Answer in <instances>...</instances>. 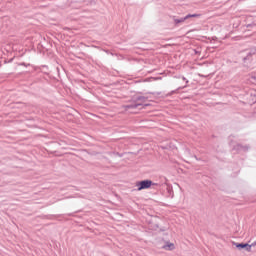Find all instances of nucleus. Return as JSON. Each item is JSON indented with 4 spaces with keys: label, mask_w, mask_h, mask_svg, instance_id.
Here are the masks:
<instances>
[{
    "label": "nucleus",
    "mask_w": 256,
    "mask_h": 256,
    "mask_svg": "<svg viewBox=\"0 0 256 256\" xmlns=\"http://www.w3.org/2000/svg\"><path fill=\"white\" fill-rule=\"evenodd\" d=\"M153 185V181L151 180H144L137 182L136 187H138V191H143V189H149Z\"/></svg>",
    "instance_id": "1"
},
{
    "label": "nucleus",
    "mask_w": 256,
    "mask_h": 256,
    "mask_svg": "<svg viewBox=\"0 0 256 256\" xmlns=\"http://www.w3.org/2000/svg\"><path fill=\"white\" fill-rule=\"evenodd\" d=\"M234 245L237 247V249H245L246 251H248V253H251V248L253 247V245L251 244H243V243H234Z\"/></svg>",
    "instance_id": "2"
},
{
    "label": "nucleus",
    "mask_w": 256,
    "mask_h": 256,
    "mask_svg": "<svg viewBox=\"0 0 256 256\" xmlns=\"http://www.w3.org/2000/svg\"><path fill=\"white\" fill-rule=\"evenodd\" d=\"M163 249L166 251H173V249H175V244L167 242L166 245L163 246Z\"/></svg>",
    "instance_id": "3"
},
{
    "label": "nucleus",
    "mask_w": 256,
    "mask_h": 256,
    "mask_svg": "<svg viewBox=\"0 0 256 256\" xmlns=\"http://www.w3.org/2000/svg\"><path fill=\"white\" fill-rule=\"evenodd\" d=\"M185 21H187V16H185L184 18H181V19H175L174 23H176V25H178V23H185Z\"/></svg>",
    "instance_id": "4"
},
{
    "label": "nucleus",
    "mask_w": 256,
    "mask_h": 256,
    "mask_svg": "<svg viewBox=\"0 0 256 256\" xmlns=\"http://www.w3.org/2000/svg\"><path fill=\"white\" fill-rule=\"evenodd\" d=\"M191 17H201V14H188L186 19H191Z\"/></svg>",
    "instance_id": "5"
},
{
    "label": "nucleus",
    "mask_w": 256,
    "mask_h": 256,
    "mask_svg": "<svg viewBox=\"0 0 256 256\" xmlns=\"http://www.w3.org/2000/svg\"><path fill=\"white\" fill-rule=\"evenodd\" d=\"M133 107L134 109H137V107H141V104H135L133 106H126V109H131Z\"/></svg>",
    "instance_id": "6"
},
{
    "label": "nucleus",
    "mask_w": 256,
    "mask_h": 256,
    "mask_svg": "<svg viewBox=\"0 0 256 256\" xmlns=\"http://www.w3.org/2000/svg\"><path fill=\"white\" fill-rule=\"evenodd\" d=\"M250 245H252V247H256V241L255 242H253L252 244H250Z\"/></svg>",
    "instance_id": "7"
},
{
    "label": "nucleus",
    "mask_w": 256,
    "mask_h": 256,
    "mask_svg": "<svg viewBox=\"0 0 256 256\" xmlns=\"http://www.w3.org/2000/svg\"><path fill=\"white\" fill-rule=\"evenodd\" d=\"M149 104H145L144 107H147Z\"/></svg>",
    "instance_id": "8"
}]
</instances>
